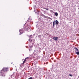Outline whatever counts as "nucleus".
<instances>
[{"label":"nucleus","mask_w":79,"mask_h":79,"mask_svg":"<svg viewBox=\"0 0 79 79\" xmlns=\"http://www.w3.org/2000/svg\"><path fill=\"white\" fill-rule=\"evenodd\" d=\"M8 68H4L1 71L0 76L4 77L5 76V75L4 74V72L8 71Z\"/></svg>","instance_id":"obj_1"},{"label":"nucleus","mask_w":79,"mask_h":79,"mask_svg":"<svg viewBox=\"0 0 79 79\" xmlns=\"http://www.w3.org/2000/svg\"><path fill=\"white\" fill-rule=\"evenodd\" d=\"M55 24L56 25H58L59 24V22L57 20H56V21H54L53 22V25L52 27L53 28L55 27Z\"/></svg>","instance_id":"obj_2"},{"label":"nucleus","mask_w":79,"mask_h":79,"mask_svg":"<svg viewBox=\"0 0 79 79\" xmlns=\"http://www.w3.org/2000/svg\"><path fill=\"white\" fill-rule=\"evenodd\" d=\"M24 30L25 31H28V29H30V27H28V26L26 27L25 28H24Z\"/></svg>","instance_id":"obj_3"},{"label":"nucleus","mask_w":79,"mask_h":79,"mask_svg":"<svg viewBox=\"0 0 79 79\" xmlns=\"http://www.w3.org/2000/svg\"><path fill=\"white\" fill-rule=\"evenodd\" d=\"M19 32H20V33L19 34V35H21V34H22L23 33V31L22 30V29H20L19 30Z\"/></svg>","instance_id":"obj_4"},{"label":"nucleus","mask_w":79,"mask_h":79,"mask_svg":"<svg viewBox=\"0 0 79 79\" xmlns=\"http://www.w3.org/2000/svg\"><path fill=\"white\" fill-rule=\"evenodd\" d=\"M53 39L54 40H55V41H57V40H58V37H53Z\"/></svg>","instance_id":"obj_5"},{"label":"nucleus","mask_w":79,"mask_h":79,"mask_svg":"<svg viewBox=\"0 0 79 79\" xmlns=\"http://www.w3.org/2000/svg\"><path fill=\"white\" fill-rule=\"evenodd\" d=\"M27 36L29 37V39L28 40V41H30V40H31V38H32V35H30V36L27 35Z\"/></svg>","instance_id":"obj_6"},{"label":"nucleus","mask_w":79,"mask_h":79,"mask_svg":"<svg viewBox=\"0 0 79 79\" xmlns=\"http://www.w3.org/2000/svg\"><path fill=\"white\" fill-rule=\"evenodd\" d=\"M74 49L75 50V52H79V49H77V48L75 47Z\"/></svg>","instance_id":"obj_7"},{"label":"nucleus","mask_w":79,"mask_h":79,"mask_svg":"<svg viewBox=\"0 0 79 79\" xmlns=\"http://www.w3.org/2000/svg\"><path fill=\"white\" fill-rule=\"evenodd\" d=\"M26 59H25L23 62V64H24V63H26Z\"/></svg>","instance_id":"obj_8"},{"label":"nucleus","mask_w":79,"mask_h":79,"mask_svg":"<svg viewBox=\"0 0 79 79\" xmlns=\"http://www.w3.org/2000/svg\"><path fill=\"white\" fill-rule=\"evenodd\" d=\"M75 54H77V55H79V51H77L75 52Z\"/></svg>","instance_id":"obj_9"},{"label":"nucleus","mask_w":79,"mask_h":79,"mask_svg":"<svg viewBox=\"0 0 79 79\" xmlns=\"http://www.w3.org/2000/svg\"><path fill=\"white\" fill-rule=\"evenodd\" d=\"M43 18H47V19L48 18V17H47L46 16H45V15H43Z\"/></svg>","instance_id":"obj_10"},{"label":"nucleus","mask_w":79,"mask_h":79,"mask_svg":"<svg viewBox=\"0 0 79 79\" xmlns=\"http://www.w3.org/2000/svg\"><path fill=\"white\" fill-rule=\"evenodd\" d=\"M55 15L56 16H57L58 15V14L57 12H56L55 13Z\"/></svg>","instance_id":"obj_11"},{"label":"nucleus","mask_w":79,"mask_h":79,"mask_svg":"<svg viewBox=\"0 0 79 79\" xmlns=\"http://www.w3.org/2000/svg\"><path fill=\"white\" fill-rule=\"evenodd\" d=\"M27 21L28 22H31V20L29 18L28 19V20H27Z\"/></svg>","instance_id":"obj_12"},{"label":"nucleus","mask_w":79,"mask_h":79,"mask_svg":"<svg viewBox=\"0 0 79 79\" xmlns=\"http://www.w3.org/2000/svg\"><path fill=\"white\" fill-rule=\"evenodd\" d=\"M30 42H32V39H31V40H30Z\"/></svg>","instance_id":"obj_13"},{"label":"nucleus","mask_w":79,"mask_h":79,"mask_svg":"<svg viewBox=\"0 0 79 79\" xmlns=\"http://www.w3.org/2000/svg\"><path fill=\"white\" fill-rule=\"evenodd\" d=\"M45 10H47L48 11V9H47V8H45Z\"/></svg>","instance_id":"obj_14"},{"label":"nucleus","mask_w":79,"mask_h":79,"mask_svg":"<svg viewBox=\"0 0 79 79\" xmlns=\"http://www.w3.org/2000/svg\"><path fill=\"white\" fill-rule=\"evenodd\" d=\"M69 76H71V77H72V76H73V75H72L71 74H69Z\"/></svg>","instance_id":"obj_15"},{"label":"nucleus","mask_w":79,"mask_h":79,"mask_svg":"<svg viewBox=\"0 0 79 79\" xmlns=\"http://www.w3.org/2000/svg\"><path fill=\"white\" fill-rule=\"evenodd\" d=\"M28 79H32V77H30Z\"/></svg>","instance_id":"obj_16"},{"label":"nucleus","mask_w":79,"mask_h":79,"mask_svg":"<svg viewBox=\"0 0 79 79\" xmlns=\"http://www.w3.org/2000/svg\"><path fill=\"white\" fill-rule=\"evenodd\" d=\"M29 58L26 57V58H25V59H26V60H27V59H29Z\"/></svg>","instance_id":"obj_17"},{"label":"nucleus","mask_w":79,"mask_h":79,"mask_svg":"<svg viewBox=\"0 0 79 79\" xmlns=\"http://www.w3.org/2000/svg\"><path fill=\"white\" fill-rule=\"evenodd\" d=\"M50 11H53V10H50Z\"/></svg>","instance_id":"obj_18"},{"label":"nucleus","mask_w":79,"mask_h":79,"mask_svg":"<svg viewBox=\"0 0 79 79\" xmlns=\"http://www.w3.org/2000/svg\"><path fill=\"white\" fill-rule=\"evenodd\" d=\"M48 64V62H47V63L46 64Z\"/></svg>","instance_id":"obj_19"},{"label":"nucleus","mask_w":79,"mask_h":79,"mask_svg":"<svg viewBox=\"0 0 79 79\" xmlns=\"http://www.w3.org/2000/svg\"><path fill=\"white\" fill-rule=\"evenodd\" d=\"M12 63H12H12H11V64H12Z\"/></svg>","instance_id":"obj_20"}]
</instances>
